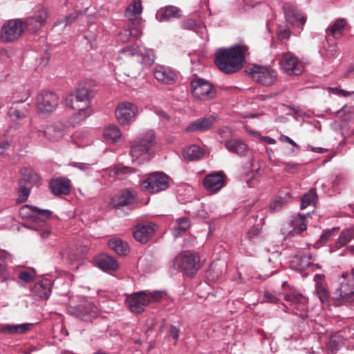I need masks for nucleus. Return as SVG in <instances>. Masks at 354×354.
Returning <instances> with one entry per match:
<instances>
[{"label": "nucleus", "mask_w": 354, "mask_h": 354, "mask_svg": "<svg viewBox=\"0 0 354 354\" xmlns=\"http://www.w3.org/2000/svg\"><path fill=\"white\" fill-rule=\"evenodd\" d=\"M248 53V47L243 44L234 45L230 48H221L215 53V64L223 73H233L243 67Z\"/></svg>", "instance_id": "obj_1"}, {"label": "nucleus", "mask_w": 354, "mask_h": 354, "mask_svg": "<svg viewBox=\"0 0 354 354\" xmlns=\"http://www.w3.org/2000/svg\"><path fill=\"white\" fill-rule=\"evenodd\" d=\"M95 95V91L86 84L81 83L75 90V95L69 94L65 97V104L77 112L75 119L80 122L88 118L93 113L91 100Z\"/></svg>", "instance_id": "obj_2"}, {"label": "nucleus", "mask_w": 354, "mask_h": 354, "mask_svg": "<svg viewBox=\"0 0 354 354\" xmlns=\"http://www.w3.org/2000/svg\"><path fill=\"white\" fill-rule=\"evenodd\" d=\"M163 295L164 292L162 291L140 290L129 295L127 297L126 303L131 312L140 314L150 304L160 301Z\"/></svg>", "instance_id": "obj_3"}, {"label": "nucleus", "mask_w": 354, "mask_h": 354, "mask_svg": "<svg viewBox=\"0 0 354 354\" xmlns=\"http://www.w3.org/2000/svg\"><path fill=\"white\" fill-rule=\"evenodd\" d=\"M339 286L332 293L336 305L354 304V270L344 272L339 279Z\"/></svg>", "instance_id": "obj_4"}, {"label": "nucleus", "mask_w": 354, "mask_h": 354, "mask_svg": "<svg viewBox=\"0 0 354 354\" xmlns=\"http://www.w3.org/2000/svg\"><path fill=\"white\" fill-rule=\"evenodd\" d=\"M155 134L153 130H148L140 134L132 144L130 153L132 158H138L143 156H149L151 147L155 142Z\"/></svg>", "instance_id": "obj_5"}, {"label": "nucleus", "mask_w": 354, "mask_h": 354, "mask_svg": "<svg viewBox=\"0 0 354 354\" xmlns=\"http://www.w3.org/2000/svg\"><path fill=\"white\" fill-rule=\"evenodd\" d=\"M169 186V177L161 171L151 174L141 183L142 189L151 194L166 190Z\"/></svg>", "instance_id": "obj_6"}, {"label": "nucleus", "mask_w": 354, "mask_h": 354, "mask_svg": "<svg viewBox=\"0 0 354 354\" xmlns=\"http://www.w3.org/2000/svg\"><path fill=\"white\" fill-rule=\"evenodd\" d=\"M251 78L263 86L272 85L277 79V71L268 66L254 65L248 69Z\"/></svg>", "instance_id": "obj_7"}, {"label": "nucleus", "mask_w": 354, "mask_h": 354, "mask_svg": "<svg viewBox=\"0 0 354 354\" xmlns=\"http://www.w3.org/2000/svg\"><path fill=\"white\" fill-rule=\"evenodd\" d=\"M191 92L197 99L207 100L216 96V89L208 81L194 76L190 81Z\"/></svg>", "instance_id": "obj_8"}, {"label": "nucleus", "mask_w": 354, "mask_h": 354, "mask_svg": "<svg viewBox=\"0 0 354 354\" xmlns=\"http://www.w3.org/2000/svg\"><path fill=\"white\" fill-rule=\"evenodd\" d=\"M280 69L287 75L299 76L304 71V66L299 58L292 53H283L279 58Z\"/></svg>", "instance_id": "obj_9"}, {"label": "nucleus", "mask_w": 354, "mask_h": 354, "mask_svg": "<svg viewBox=\"0 0 354 354\" xmlns=\"http://www.w3.org/2000/svg\"><path fill=\"white\" fill-rule=\"evenodd\" d=\"M35 104L39 114L48 115L58 106L59 97L53 92H42L37 95Z\"/></svg>", "instance_id": "obj_10"}, {"label": "nucleus", "mask_w": 354, "mask_h": 354, "mask_svg": "<svg viewBox=\"0 0 354 354\" xmlns=\"http://www.w3.org/2000/svg\"><path fill=\"white\" fill-rule=\"evenodd\" d=\"M24 30V21L21 19L8 20L1 28V39L5 42H12L20 37Z\"/></svg>", "instance_id": "obj_11"}, {"label": "nucleus", "mask_w": 354, "mask_h": 354, "mask_svg": "<svg viewBox=\"0 0 354 354\" xmlns=\"http://www.w3.org/2000/svg\"><path fill=\"white\" fill-rule=\"evenodd\" d=\"M174 265L175 267L185 270L187 274H194L201 266L198 253H189L178 256L174 259Z\"/></svg>", "instance_id": "obj_12"}, {"label": "nucleus", "mask_w": 354, "mask_h": 354, "mask_svg": "<svg viewBox=\"0 0 354 354\" xmlns=\"http://www.w3.org/2000/svg\"><path fill=\"white\" fill-rule=\"evenodd\" d=\"M115 113L116 119L120 124L127 125L136 120L138 109L132 103L123 102L118 104Z\"/></svg>", "instance_id": "obj_13"}, {"label": "nucleus", "mask_w": 354, "mask_h": 354, "mask_svg": "<svg viewBox=\"0 0 354 354\" xmlns=\"http://www.w3.org/2000/svg\"><path fill=\"white\" fill-rule=\"evenodd\" d=\"M48 15L45 8L42 6L35 7L32 15L24 21V26L29 31H37L45 23Z\"/></svg>", "instance_id": "obj_14"}, {"label": "nucleus", "mask_w": 354, "mask_h": 354, "mask_svg": "<svg viewBox=\"0 0 354 354\" xmlns=\"http://www.w3.org/2000/svg\"><path fill=\"white\" fill-rule=\"evenodd\" d=\"M285 19L292 26L302 28L306 21V17L295 5L286 3L283 4Z\"/></svg>", "instance_id": "obj_15"}, {"label": "nucleus", "mask_w": 354, "mask_h": 354, "mask_svg": "<svg viewBox=\"0 0 354 354\" xmlns=\"http://www.w3.org/2000/svg\"><path fill=\"white\" fill-rule=\"evenodd\" d=\"M157 230V225L152 222H145L136 225L133 230L134 239L141 243H146L152 237Z\"/></svg>", "instance_id": "obj_16"}, {"label": "nucleus", "mask_w": 354, "mask_h": 354, "mask_svg": "<svg viewBox=\"0 0 354 354\" xmlns=\"http://www.w3.org/2000/svg\"><path fill=\"white\" fill-rule=\"evenodd\" d=\"M217 121L218 118L212 115L200 118L188 124L185 131L188 133L207 131L212 129Z\"/></svg>", "instance_id": "obj_17"}, {"label": "nucleus", "mask_w": 354, "mask_h": 354, "mask_svg": "<svg viewBox=\"0 0 354 354\" xmlns=\"http://www.w3.org/2000/svg\"><path fill=\"white\" fill-rule=\"evenodd\" d=\"M224 177L223 171L209 174L203 179V186L209 192L216 193L225 186Z\"/></svg>", "instance_id": "obj_18"}, {"label": "nucleus", "mask_w": 354, "mask_h": 354, "mask_svg": "<svg viewBox=\"0 0 354 354\" xmlns=\"http://www.w3.org/2000/svg\"><path fill=\"white\" fill-rule=\"evenodd\" d=\"M66 125L58 122L47 127L43 131L37 130L36 129H32V131H37L39 133V137L44 136L49 141L55 142L59 140L64 137L66 132Z\"/></svg>", "instance_id": "obj_19"}, {"label": "nucleus", "mask_w": 354, "mask_h": 354, "mask_svg": "<svg viewBox=\"0 0 354 354\" xmlns=\"http://www.w3.org/2000/svg\"><path fill=\"white\" fill-rule=\"evenodd\" d=\"M136 201V194L129 190H124L112 198L110 205L115 209H120L124 206H128L131 209L134 207Z\"/></svg>", "instance_id": "obj_20"}, {"label": "nucleus", "mask_w": 354, "mask_h": 354, "mask_svg": "<svg viewBox=\"0 0 354 354\" xmlns=\"http://www.w3.org/2000/svg\"><path fill=\"white\" fill-rule=\"evenodd\" d=\"M309 215L310 212H307L305 214H298L297 215L292 216L290 222V225L291 226L292 230L286 232L285 231V229L283 228L281 230L283 234L292 236L305 231L307 229L306 216Z\"/></svg>", "instance_id": "obj_21"}, {"label": "nucleus", "mask_w": 354, "mask_h": 354, "mask_svg": "<svg viewBox=\"0 0 354 354\" xmlns=\"http://www.w3.org/2000/svg\"><path fill=\"white\" fill-rule=\"evenodd\" d=\"M76 315L83 321L91 322L100 314L99 309L93 303L80 305L76 310Z\"/></svg>", "instance_id": "obj_22"}, {"label": "nucleus", "mask_w": 354, "mask_h": 354, "mask_svg": "<svg viewBox=\"0 0 354 354\" xmlns=\"http://www.w3.org/2000/svg\"><path fill=\"white\" fill-rule=\"evenodd\" d=\"M50 188L55 196L67 195L71 190V180L66 177L53 178L50 182Z\"/></svg>", "instance_id": "obj_23"}, {"label": "nucleus", "mask_w": 354, "mask_h": 354, "mask_svg": "<svg viewBox=\"0 0 354 354\" xmlns=\"http://www.w3.org/2000/svg\"><path fill=\"white\" fill-rule=\"evenodd\" d=\"M19 214L22 218L34 219L35 217L50 218L51 212L48 209H41L35 206L24 205L19 209Z\"/></svg>", "instance_id": "obj_24"}, {"label": "nucleus", "mask_w": 354, "mask_h": 354, "mask_svg": "<svg viewBox=\"0 0 354 354\" xmlns=\"http://www.w3.org/2000/svg\"><path fill=\"white\" fill-rule=\"evenodd\" d=\"M153 75L158 82L165 84H173L176 78L174 71L163 66H156L153 69Z\"/></svg>", "instance_id": "obj_25"}, {"label": "nucleus", "mask_w": 354, "mask_h": 354, "mask_svg": "<svg viewBox=\"0 0 354 354\" xmlns=\"http://www.w3.org/2000/svg\"><path fill=\"white\" fill-rule=\"evenodd\" d=\"M284 299L289 302L290 306L299 312H304L306 308L307 299L301 293L291 292L287 293Z\"/></svg>", "instance_id": "obj_26"}, {"label": "nucleus", "mask_w": 354, "mask_h": 354, "mask_svg": "<svg viewBox=\"0 0 354 354\" xmlns=\"http://www.w3.org/2000/svg\"><path fill=\"white\" fill-rule=\"evenodd\" d=\"M52 285L51 280L44 279L34 285L32 292L40 299H48L51 294Z\"/></svg>", "instance_id": "obj_27"}, {"label": "nucleus", "mask_w": 354, "mask_h": 354, "mask_svg": "<svg viewBox=\"0 0 354 354\" xmlns=\"http://www.w3.org/2000/svg\"><path fill=\"white\" fill-rule=\"evenodd\" d=\"M95 265L104 271H115L119 268L117 261L113 257L104 254L95 259Z\"/></svg>", "instance_id": "obj_28"}, {"label": "nucleus", "mask_w": 354, "mask_h": 354, "mask_svg": "<svg viewBox=\"0 0 354 354\" xmlns=\"http://www.w3.org/2000/svg\"><path fill=\"white\" fill-rule=\"evenodd\" d=\"M180 10L174 6H168L165 8H160L156 14V17L160 21H168L171 18H178L180 17Z\"/></svg>", "instance_id": "obj_29"}, {"label": "nucleus", "mask_w": 354, "mask_h": 354, "mask_svg": "<svg viewBox=\"0 0 354 354\" xmlns=\"http://www.w3.org/2000/svg\"><path fill=\"white\" fill-rule=\"evenodd\" d=\"M33 324L24 323L21 324H6L1 328V333L8 335L24 334L29 331Z\"/></svg>", "instance_id": "obj_30"}, {"label": "nucleus", "mask_w": 354, "mask_h": 354, "mask_svg": "<svg viewBox=\"0 0 354 354\" xmlns=\"http://www.w3.org/2000/svg\"><path fill=\"white\" fill-rule=\"evenodd\" d=\"M315 260V258L310 253L305 254H297L292 262V267L295 270L301 272L306 268L310 267L312 264V261H314Z\"/></svg>", "instance_id": "obj_31"}, {"label": "nucleus", "mask_w": 354, "mask_h": 354, "mask_svg": "<svg viewBox=\"0 0 354 354\" xmlns=\"http://www.w3.org/2000/svg\"><path fill=\"white\" fill-rule=\"evenodd\" d=\"M225 148L231 153L243 156L248 150V145L242 140H230L225 143Z\"/></svg>", "instance_id": "obj_32"}, {"label": "nucleus", "mask_w": 354, "mask_h": 354, "mask_svg": "<svg viewBox=\"0 0 354 354\" xmlns=\"http://www.w3.org/2000/svg\"><path fill=\"white\" fill-rule=\"evenodd\" d=\"M204 149L196 145L187 147L183 151V156L184 158L190 161L201 159L204 156Z\"/></svg>", "instance_id": "obj_33"}, {"label": "nucleus", "mask_w": 354, "mask_h": 354, "mask_svg": "<svg viewBox=\"0 0 354 354\" xmlns=\"http://www.w3.org/2000/svg\"><path fill=\"white\" fill-rule=\"evenodd\" d=\"M346 25V21L345 19H337L330 27L326 29V32L335 39H339L342 36Z\"/></svg>", "instance_id": "obj_34"}, {"label": "nucleus", "mask_w": 354, "mask_h": 354, "mask_svg": "<svg viewBox=\"0 0 354 354\" xmlns=\"http://www.w3.org/2000/svg\"><path fill=\"white\" fill-rule=\"evenodd\" d=\"M142 12V3L140 0H134L127 8L125 16L130 21H135L140 18Z\"/></svg>", "instance_id": "obj_35"}, {"label": "nucleus", "mask_w": 354, "mask_h": 354, "mask_svg": "<svg viewBox=\"0 0 354 354\" xmlns=\"http://www.w3.org/2000/svg\"><path fill=\"white\" fill-rule=\"evenodd\" d=\"M108 246L120 256H125L129 252L128 244L118 239H113L108 241Z\"/></svg>", "instance_id": "obj_36"}, {"label": "nucleus", "mask_w": 354, "mask_h": 354, "mask_svg": "<svg viewBox=\"0 0 354 354\" xmlns=\"http://www.w3.org/2000/svg\"><path fill=\"white\" fill-rule=\"evenodd\" d=\"M20 174L21 178L19 181H24V183L31 186L37 183L39 180V176L31 168H22L20 171Z\"/></svg>", "instance_id": "obj_37"}, {"label": "nucleus", "mask_w": 354, "mask_h": 354, "mask_svg": "<svg viewBox=\"0 0 354 354\" xmlns=\"http://www.w3.org/2000/svg\"><path fill=\"white\" fill-rule=\"evenodd\" d=\"M122 136L120 129L115 125H111L106 128L103 133L104 138L111 142H118Z\"/></svg>", "instance_id": "obj_38"}, {"label": "nucleus", "mask_w": 354, "mask_h": 354, "mask_svg": "<svg viewBox=\"0 0 354 354\" xmlns=\"http://www.w3.org/2000/svg\"><path fill=\"white\" fill-rule=\"evenodd\" d=\"M354 239V227L343 230L336 241V245L338 248L346 245Z\"/></svg>", "instance_id": "obj_39"}, {"label": "nucleus", "mask_w": 354, "mask_h": 354, "mask_svg": "<svg viewBox=\"0 0 354 354\" xmlns=\"http://www.w3.org/2000/svg\"><path fill=\"white\" fill-rule=\"evenodd\" d=\"M190 221L187 217H182L176 219V224L174 227L173 234L175 237L181 235L190 227Z\"/></svg>", "instance_id": "obj_40"}, {"label": "nucleus", "mask_w": 354, "mask_h": 354, "mask_svg": "<svg viewBox=\"0 0 354 354\" xmlns=\"http://www.w3.org/2000/svg\"><path fill=\"white\" fill-rule=\"evenodd\" d=\"M317 199V195L315 190L313 189H310L309 192L301 198L300 208L304 209L309 206H312V207L314 208Z\"/></svg>", "instance_id": "obj_41"}, {"label": "nucleus", "mask_w": 354, "mask_h": 354, "mask_svg": "<svg viewBox=\"0 0 354 354\" xmlns=\"http://www.w3.org/2000/svg\"><path fill=\"white\" fill-rule=\"evenodd\" d=\"M5 252H2L0 254V280L2 282L8 281H15V279L10 274V269L7 268L4 261L2 259V257H4Z\"/></svg>", "instance_id": "obj_42"}, {"label": "nucleus", "mask_w": 354, "mask_h": 354, "mask_svg": "<svg viewBox=\"0 0 354 354\" xmlns=\"http://www.w3.org/2000/svg\"><path fill=\"white\" fill-rule=\"evenodd\" d=\"M135 170L129 167L117 165L111 169L110 176L114 178H123L128 174L133 173Z\"/></svg>", "instance_id": "obj_43"}, {"label": "nucleus", "mask_w": 354, "mask_h": 354, "mask_svg": "<svg viewBox=\"0 0 354 354\" xmlns=\"http://www.w3.org/2000/svg\"><path fill=\"white\" fill-rule=\"evenodd\" d=\"M31 187V185L24 183V181H19V197L17 200V203H24L27 201L30 193Z\"/></svg>", "instance_id": "obj_44"}, {"label": "nucleus", "mask_w": 354, "mask_h": 354, "mask_svg": "<svg viewBox=\"0 0 354 354\" xmlns=\"http://www.w3.org/2000/svg\"><path fill=\"white\" fill-rule=\"evenodd\" d=\"M326 43L323 44L320 53L322 56L331 57L335 55L337 52V45L335 43L330 44L328 39H326Z\"/></svg>", "instance_id": "obj_45"}, {"label": "nucleus", "mask_w": 354, "mask_h": 354, "mask_svg": "<svg viewBox=\"0 0 354 354\" xmlns=\"http://www.w3.org/2000/svg\"><path fill=\"white\" fill-rule=\"evenodd\" d=\"M121 55L125 57L131 56H142V53L138 47L135 46H127L122 48L120 51Z\"/></svg>", "instance_id": "obj_46"}, {"label": "nucleus", "mask_w": 354, "mask_h": 354, "mask_svg": "<svg viewBox=\"0 0 354 354\" xmlns=\"http://www.w3.org/2000/svg\"><path fill=\"white\" fill-rule=\"evenodd\" d=\"M18 278L25 283H30L35 280V274L34 272L20 271L18 274Z\"/></svg>", "instance_id": "obj_47"}, {"label": "nucleus", "mask_w": 354, "mask_h": 354, "mask_svg": "<svg viewBox=\"0 0 354 354\" xmlns=\"http://www.w3.org/2000/svg\"><path fill=\"white\" fill-rule=\"evenodd\" d=\"M183 26L185 29L193 30L195 31H197L199 28L202 30H205V27L198 26L196 21L191 19L184 21Z\"/></svg>", "instance_id": "obj_48"}, {"label": "nucleus", "mask_w": 354, "mask_h": 354, "mask_svg": "<svg viewBox=\"0 0 354 354\" xmlns=\"http://www.w3.org/2000/svg\"><path fill=\"white\" fill-rule=\"evenodd\" d=\"M315 291L322 304L327 301L328 298V292L323 286H319L317 287Z\"/></svg>", "instance_id": "obj_49"}, {"label": "nucleus", "mask_w": 354, "mask_h": 354, "mask_svg": "<svg viewBox=\"0 0 354 354\" xmlns=\"http://www.w3.org/2000/svg\"><path fill=\"white\" fill-rule=\"evenodd\" d=\"M8 115L12 118V120H23L26 118V114L21 111L11 108L8 112Z\"/></svg>", "instance_id": "obj_50"}, {"label": "nucleus", "mask_w": 354, "mask_h": 354, "mask_svg": "<svg viewBox=\"0 0 354 354\" xmlns=\"http://www.w3.org/2000/svg\"><path fill=\"white\" fill-rule=\"evenodd\" d=\"M290 35V31L288 28L279 27L277 31L278 38L281 40L288 39Z\"/></svg>", "instance_id": "obj_51"}, {"label": "nucleus", "mask_w": 354, "mask_h": 354, "mask_svg": "<svg viewBox=\"0 0 354 354\" xmlns=\"http://www.w3.org/2000/svg\"><path fill=\"white\" fill-rule=\"evenodd\" d=\"M347 178L344 174H338L335 176V179L333 180V185L335 187H338L342 185H344L347 183Z\"/></svg>", "instance_id": "obj_52"}, {"label": "nucleus", "mask_w": 354, "mask_h": 354, "mask_svg": "<svg viewBox=\"0 0 354 354\" xmlns=\"http://www.w3.org/2000/svg\"><path fill=\"white\" fill-rule=\"evenodd\" d=\"M80 14H82L81 12L75 11L66 17L64 19L65 25L67 26L73 24L78 18Z\"/></svg>", "instance_id": "obj_53"}, {"label": "nucleus", "mask_w": 354, "mask_h": 354, "mask_svg": "<svg viewBox=\"0 0 354 354\" xmlns=\"http://www.w3.org/2000/svg\"><path fill=\"white\" fill-rule=\"evenodd\" d=\"M131 35L132 30L131 29H124L120 32L119 39L122 42H127L130 39Z\"/></svg>", "instance_id": "obj_54"}, {"label": "nucleus", "mask_w": 354, "mask_h": 354, "mask_svg": "<svg viewBox=\"0 0 354 354\" xmlns=\"http://www.w3.org/2000/svg\"><path fill=\"white\" fill-rule=\"evenodd\" d=\"M155 60V55L153 53V51L149 50L147 53V57L146 56H144L142 57V62L145 66L151 65L154 62Z\"/></svg>", "instance_id": "obj_55"}, {"label": "nucleus", "mask_w": 354, "mask_h": 354, "mask_svg": "<svg viewBox=\"0 0 354 354\" xmlns=\"http://www.w3.org/2000/svg\"><path fill=\"white\" fill-rule=\"evenodd\" d=\"M335 228L331 230H327L320 236V241L322 243H326L334 234Z\"/></svg>", "instance_id": "obj_56"}, {"label": "nucleus", "mask_w": 354, "mask_h": 354, "mask_svg": "<svg viewBox=\"0 0 354 354\" xmlns=\"http://www.w3.org/2000/svg\"><path fill=\"white\" fill-rule=\"evenodd\" d=\"M70 166L79 169L81 171L86 172L89 170L90 167L88 164L83 162H73L69 164Z\"/></svg>", "instance_id": "obj_57"}, {"label": "nucleus", "mask_w": 354, "mask_h": 354, "mask_svg": "<svg viewBox=\"0 0 354 354\" xmlns=\"http://www.w3.org/2000/svg\"><path fill=\"white\" fill-rule=\"evenodd\" d=\"M278 300H279L278 298L275 295L272 294L271 292H265L264 297H263V302H270V303L276 304V303H277Z\"/></svg>", "instance_id": "obj_58"}, {"label": "nucleus", "mask_w": 354, "mask_h": 354, "mask_svg": "<svg viewBox=\"0 0 354 354\" xmlns=\"http://www.w3.org/2000/svg\"><path fill=\"white\" fill-rule=\"evenodd\" d=\"M283 205V202L281 199H277L273 201L270 206V209L272 212L279 211Z\"/></svg>", "instance_id": "obj_59"}, {"label": "nucleus", "mask_w": 354, "mask_h": 354, "mask_svg": "<svg viewBox=\"0 0 354 354\" xmlns=\"http://www.w3.org/2000/svg\"><path fill=\"white\" fill-rule=\"evenodd\" d=\"M260 228L258 225H254L248 232L247 235L250 239H254L259 233Z\"/></svg>", "instance_id": "obj_60"}, {"label": "nucleus", "mask_w": 354, "mask_h": 354, "mask_svg": "<svg viewBox=\"0 0 354 354\" xmlns=\"http://www.w3.org/2000/svg\"><path fill=\"white\" fill-rule=\"evenodd\" d=\"M285 169L288 172L295 171L298 169L299 164L293 162H284Z\"/></svg>", "instance_id": "obj_61"}, {"label": "nucleus", "mask_w": 354, "mask_h": 354, "mask_svg": "<svg viewBox=\"0 0 354 354\" xmlns=\"http://www.w3.org/2000/svg\"><path fill=\"white\" fill-rule=\"evenodd\" d=\"M180 330L175 326H171L169 330L170 336L175 340H177L179 337Z\"/></svg>", "instance_id": "obj_62"}, {"label": "nucleus", "mask_w": 354, "mask_h": 354, "mask_svg": "<svg viewBox=\"0 0 354 354\" xmlns=\"http://www.w3.org/2000/svg\"><path fill=\"white\" fill-rule=\"evenodd\" d=\"M330 89L332 90L335 93L344 96V97L349 96L352 93H354L353 91L349 92V91H345V90H343V89H339L337 88H330Z\"/></svg>", "instance_id": "obj_63"}, {"label": "nucleus", "mask_w": 354, "mask_h": 354, "mask_svg": "<svg viewBox=\"0 0 354 354\" xmlns=\"http://www.w3.org/2000/svg\"><path fill=\"white\" fill-rule=\"evenodd\" d=\"M251 174H252V176L247 180V185L250 187H254L257 185L259 180L254 176V174H253V172H252Z\"/></svg>", "instance_id": "obj_64"}]
</instances>
